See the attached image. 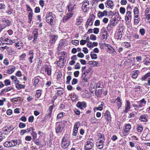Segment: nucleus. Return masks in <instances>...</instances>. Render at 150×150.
Listing matches in <instances>:
<instances>
[{"label":"nucleus","mask_w":150,"mask_h":150,"mask_svg":"<svg viewBox=\"0 0 150 150\" xmlns=\"http://www.w3.org/2000/svg\"><path fill=\"white\" fill-rule=\"evenodd\" d=\"M91 70V69L89 68L84 72L81 77L82 82H88V80L90 78V75L89 73L90 72Z\"/></svg>","instance_id":"obj_1"},{"label":"nucleus","mask_w":150,"mask_h":150,"mask_svg":"<svg viewBox=\"0 0 150 150\" xmlns=\"http://www.w3.org/2000/svg\"><path fill=\"white\" fill-rule=\"evenodd\" d=\"M17 141L15 140H12L11 141H6L4 143V145L6 147H9L16 146L17 144L19 145Z\"/></svg>","instance_id":"obj_2"},{"label":"nucleus","mask_w":150,"mask_h":150,"mask_svg":"<svg viewBox=\"0 0 150 150\" xmlns=\"http://www.w3.org/2000/svg\"><path fill=\"white\" fill-rule=\"evenodd\" d=\"M13 43L11 40L8 38H1L0 39V45L4 46V44L11 45Z\"/></svg>","instance_id":"obj_3"},{"label":"nucleus","mask_w":150,"mask_h":150,"mask_svg":"<svg viewBox=\"0 0 150 150\" xmlns=\"http://www.w3.org/2000/svg\"><path fill=\"white\" fill-rule=\"evenodd\" d=\"M95 17L93 14L90 15L89 18L87 19L86 23V29L88 28L89 25L91 26L92 25L93 23V21Z\"/></svg>","instance_id":"obj_4"},{"label":"nucleus","mask_w":150,"mask_h":150,"mask_svg":"<svg viewBox=\"0 0 150 150\" xmlns=\"http://www.w3.org/2000/svg\"><path fill=\"white\" fill-rule=\"evenodd\" d=\"M70 142L68 140L64 137L62 139V143L61 146L64 149H65L68 147L70 145Z\"/></svg>","instance_id":"obj_5"},{"label":"nucleus","mask_w":150,"mask_h":150,"mask_svg":"<svg viewBox=\"0 0 150 150\" xmlns=\"http://www.w3.org/2000/svg\"><path fill=\"white\" fill-rule=\"evenodd\" d=\"M50 40L49 42L51 46H52L55 42L56 40L58 38V36L57 35H51L49 36Z\"/></svg>","instance_id":"obj_6"},{"label":"nucleus","mask_w":150,"mask_h":150,"mask_svg":"<svg viewBox=\"0 0 150 150\" xmlns=\"http://www.w3.org/2000/svg\"><path fill=\"white\" fill-rule=\"evenodd\" d=\"M64 127V125L62 123L57 122L56 125V132L57 133L61 132L63 129Z\"/></svg>","instance_id":"obj_7"},{"label":"nucleus","mask_w":150,"mask_h":150,"mask_svg":"<svg viewBox=\"0 0 150 150\" xmlns=\"http://www.w3.org/2000/svg\"><path fill=\"white\" fill-rule=\"evenodd\" d=\"M93 140L91 139L88 140L85 147L86 150H90L92 148L93 146Z\"/></svg>","instance_id":"obj_8"},{"label":"nucleus","mask_w":150,"mask_h":150,"mask_svg":"<svg viewBox=\"0 0 150 150\" xmlns=\"http://www.w3.org/2000/svg\"><path fill=\"white\" fill-rule=\"evenodd\" d=\"M52 13L51 12H49L47 13L46 17L47 22L48 23H51L53 21V17L52 16Z\"/></svg>","instance_id":"obj_9"},{"label":"nucleus","mask_w":150,"mask_h":150,"mask_svg":"<svg viewBox=\"0 0 150 150\" xmlns=\"http://www.w3.org/2000/svg\"><path fill=\"white\" fill-rule=\"evenodd\" d=\"M80 126V123L79 122H76L75 124L73 130V135L76 136L78 132V130L79 127Z\"/></svg>","instance_id":"obj_10"},{"label":"nucleus","mask_w":150,"mask_h":150,"mask_svg":"<svg viewBox=\"0 0 150 150\" xmlns=\"http://www.w3.org/2000/svg\"><path fill=\"white\" fill-rule=\"evenodd\" d=\"M105 139H100V140H99L98 142H96V145L98 148L99 149H101L103 147V144L104 141Z\"/></svg>","instance_id":"obj_11"},{"label":"nucleus","mask_w":150,"mask_h":150,"mask_svg":"<svg viewBox=\"0 0 150 150\" xmlns=\"http://www.w3.org/2000/svg\"><path fill=\"white\" fill-rule=\"evenodd\" d=\"M125 109L122 113L124 114L128 112L130 108V102L128 100H127L126 103L125 105Z\"/></svg>","instance_id":"obj_12"},{"label":"nucleus","mask_w":150,"mask_h":150,"mask_svg":"<svg viewBox=\"0 0 150 150\" xmlns=\"http://www.w3.org/2000/svg\"><path fill=\"white\" fill-rule=\"evenodd\" d=\"M88 5L89 3L88 1L84 2L82 5V8L84 12H86L87 11L88 8Z\"/></svg>","instance_id":"obj_13"},{"label":"nucleus","mask_w":150,"mask_h":150,"mask_svg":"<svg viewBox=\"0 0 150 150\" xmlns=\"http://www.w3.org/2000/svg\"><path fill=\"white\" fill-rule=\"evenodd\" d=\"M72 14H73L71 13H67L66 15L64 16L63 18V22L64 23L66 22L72 16Z\"/></svg>","instance_id":"obj_14"},{"label":"nucleus","mask_w":150,"mask_h":150,"mask_svg":"<svg viewBox=\"0 0 150 150\" xmlns=\"http://www.w3.org/2000/svg\"><path fill=\"white\" fill-rule=\"evenodd\" d=\"M38 29L36 28L34 29V30L32 34L34 36V39L33 42H34L35 41L38 37Z\"/></svg>","instance_id":"obj_15"},{"label":"nucleus","mask_w":150,"mask_h":150,"mask_svg":"<svg viewBox=\"0 0 150 150\" xmlns=\"http://www.w3.org/2000/svg\"><path fill=\"white\" fill-rule=\"evenodd\" d=\"M104 115L105 118L106 120L107 121H111V117L110 116V113L108 110L106 111L104 113Z\"/></svg>","instance_id":"obj_16"},{"label":"nucleus","mask_w":150,"mask_h":150,"mask_svg":"<svg viewBox=\"0 0 150 150\" xmlns=\"http://www.w3.org/2000/svg\"><path fill=\"white\" fill-rule=\"evenodd\" d=\"M148 116L146 114H144L141 115L139 117V120L143 121L144 122H146L148 121Z\"/></svg>","instance_id":"obj_17"},{"label":"nucleus","mask_w":150,"mask_h":150,"mask_svg":"<svg viewBox=\"0 0 150 150\" xmlns=\"http://www.w3.org/2000/svg\"><path fill=\"white\" fill-rule=\"evenodd\" d=\"M125 18V20L126 21H130L132 18L131 12L129 11H127L126 12Z\"/></svg>","instance_id":"obj_18"},{"label":"nucleus","mask_w":150,"mask_h":150,"mask_svg":"<svg viewBox=\"0 0 150 150\" xmlns=\"http://www.w3.org/2000/svg\"><path fill=\"white\" fill-rule=\"evenodd\" d=\"M34 129L33 127H31L29 128H28L26 130H21V131L20 134L21 135H23L26 132H29L31 131H33Z\"/></svg>","instance_id":"obj_19"},{"label":"nucleus","mask_w":150,"mask_h":150,"mask_svg":"<svg viewBox=\"0 0 150 150\" xmlns=\"http://www.w3.org/2000/svg\"><path fill=\"white\" fill-rule=\"evenodd\" d=\"M77 106L79 108L82 109L83 107L85 108L86 106V104L85 102H79L76 104Z\"/></svg>","instance_id":"obj_20"},{"label":"nucleus","mask_w":150,"mask_h":150,"mask_svg":"<svg viewBox=\"0 0 150 150\" xmlns=\"http://www.w3.org/2000/svg\"><path fill=\"white\" fill-rule=\"evenodd\" d=\"M131 128V125L130 124H126L125 126V129H124V130L123 133L126 134L128 133L129 131Z\"/></svg>","instance_id":"obj_21"},{"label":"nucleus","mask_w":150,"mask_h":150,"mask_svg":"<svg viewBox=\"0 0 150 150\" xmlns=\"http://www.w3.org/2000/svg\"><path fill=\"white\" fill-rule=\"evenodd\" d=\"M116 103H117V107L118 110H119V108L121 107L122 105V102H121V100L119 97H118L115 99Z\"/></svg>","instance_id":"obj_22"},{"label":"nucleus","mask_w":150,"mask_h":150,"mask_svg":"<svg viewBox=\"0 0 150 150\" xmlns=\"http://www.w3.org/2000/svg\"><path fill=\"white\" fill-rule=\"evenodd\" d=\"M23 43L21 41H20L18 42H16L15 44V46L18 49H20L21 47L23 45Z\"/></svg>","instance_id":"obj_23"},{"label":"nucleus","mask_w":150,"mask_h":150,"mask_svg":"<svg viewBox=\"0 0 150 150\" xmlns=\"http://www.w3.org/2000/svg\"><path fill=\"white\" fill-rule=\"evenodd\" d=\"M107 15V11H104L103 12L100 11L98 14V16L99 17H102Z\"/></svg>","instance_id":"obj_24"},{"label":"nucleus","mask_w":150,"mask_h":150,"mask_svg":"<svg viewBox=\"0 0 150 150\" xmlns=\"http://www.w3.org/2000/svg\"><path fill=\"white\" fill-rule=\"evenodd\" d=\"M45 71L47 72V74L48 76H50L51 74L52 69L51 68L47 67L45 68Z\"/></svg>","instance_id":"obj_25"},{"label":"nucleus","mask_w":150,"mask_h":150,"mask_svg":"<svg viewBox=\"0 0 150 150\" xmlns=\"http://www.w3.org/2000/svg\"><path fill=\"white\" fill-rule=\"evenodd\" d=\"M57 64L58 66L60 67H62L64 65L63 60L62 58L59 59V60L57 62Z\"/></svg>","instance_id":"obj_26"},{"label":"nucleus","mask_w":150,"mask_h":150,"mask_svg":"<svg viewBox=\"0 0 150 150\" xmlns=\"http://www.w3.org/2000/svg\"><path fill=\"white\" fill-rule=\"evenodd\" d=\"M133 73L131 74L132 77L134 79H136L138 76L139 71L138 70L134 71Z\"/></svg>","instance_id":"obj_27"},{"label":"nucleus","mask_w":150,"mask_h":150,"mask_svg":"<svg viewBox=\"0 0 150 150\" xmlns=\"http://www.w3.org/2000/svg\"><path fill=\"white\" fill-rule=\"evenodd\" d=\"M15 69V67L13 66L11 68H9L7 71V73L8 74H10L13 73Z\"/></svg>","instance_id":"obj_28"},{"label":"nucleus","mask_w":150,"mask_h":150,"mask_svg":"<svg viewBox=\"0 0 150 150\" xmlns=\"http://www.w3.org/2000/svg\"><path fill=\"white\" fill-rule=\"evenodd\" d=\"M108 50L110 53H112L115 55L116 54V52L115 49L111 46H110V47H108Z\"/></svg>","instance_id":"obj_29"},{"label":"nucleus","mask_w":150,"mask_h":150,"mask_svg":"<svg viewBox=\"0 0 150 150\" xmlns=\"http://www.w3.org/2000/svg\"><path fill=\"white\" fill-rule=\"evenodd\" d=\"M65 40H61L60 41L59 45L58 47V49H61L65 43Z\"/></svg>","instance_id":"obj_30"},{"label":"nucleus","mask_w":150,"mask_h":150,"mask_svg":"<svg viewBox=\"0 0 150 150\" xmlns=\"http://www.w3.org/2000/svg\"><path fill=\"white\" fill-rule=\"evenodd\" d=\"M143 129V127L142 125H137V131L139 132H141Z\"/></svg>","instance_id":"obj_31"},{"label":"nucleus","mask_w":150,"mask_h":150,"mask_svg":"<svg viewBox=\"0 0 150 150\" xmlns=\"http://www.w3.org/2000/svg\"><path fill=\"white\" fill-rule=\"evenodd\" d=\"M150 76V72L146 74L145 75L142 76L141 80L142 81H145L146 79Z\"/></svg>","instance_id":"obj_32"},{"label":"nucleus","mask_w":150,"mask_h":150,"mask_svg":"<svg viewBox=\"0 0 150 150\" xmlns=\"http://www.w3.org/2000/svg\"><path fill=\"white\" fill-rule=\"evenodd\" d=\"M98 43L97 42H93L91 45L87 44V45L88 47L90 48H93L94 46H96L98 45Z\"/></svg>","instance_id":"obj_33"},{"label":"nucleus","mask_w":150,"mask_h":150,"mask_svg":"<svg viewBox=\"0 0 150 150\" xmlns=\"http://www.w3.org/2000/svg\"><path fill=\"white\" fill-rule=\"evenodd\" d=\"M16 86L18 89L20 90L21 88H24L25 86L23 85L20 84L18 83H17L16 84Z\"/></svg>","instance_id":"obj_34"},{"label":"nucleus","mask_w":150,"mask_h":150,"mask_svg":"<svg viewBox=\"0 0 150 150\" xmlns=\"http://www.w3.org/2000/svg\"><path fill=\"white\" fill-rule=\"evenodd\" d=\"M82 21L83 19L82 18H78L76 19V24L77 25H80L81 24L82 22Z\"/></svg>","instance_id":"obj_35"},{"label":"nucleus","mask_w":150,"mask_h":150,"mask_svg":"<svg viewBox=\"0 0 150 150\" xmlns=\"http://www.w3.org/2000/svg\"><path fill=\"white\" fill-rule=\"evenodd\" d=\"M106 4L110 8H111L113 5L112 1L110 0H108L106 2Z\"/></svg>","instance_id":"obj_36"},{"label":"nucleus","mask_w":150,"mask_h":150,"mask_svg":"<svg viewBox=\"0 0 150 150\" xmlns=\"http://www.w3.org/2000/svg\"><path fill=\"white\" fill-rule=\"evenodd\" d=\"M28 57H34V54L33 51V50H30L28 52Z\"/></svg>","instance_id":"obj_37"},{"label":"nucleus","mask_w":150,"mask_h":150,"mask_svg":"<svg viewBox=\"0 0 150 150\" xmlns=\"http://www.w3.org/2000/svg\"><path fill=\"white\" fill-rule=\"evenodd\" d=\"M90 55L92 59H95L97 58V55L96 54H94L93 52H91Z\"/></svg>","instance_id":"obj_38"},{"label":"nucleus","mask_w":150,"mask_h":150,"mask_svg":"<svg viewBox=\"0 0 150 150\" xmlns=\"http://www.w3.org/2000/svg\"><path fill=\"white\" fill-rule=\"evenodd\" d=\"M145 20L146 23H150V14L147 15Z\"/></svg>","instance_id":"obj_39"},{"label":"nucleus","mask_w":150,"mask_h":150,"mask_svg":"<svg viewBox=\"0 0 150 150\" xmlns=\"http://www.w3.org/2000/svg\"><path fill=\"white\" fill-rule=\"evenodd\" d=\"M105 34L102 35V37L103 39H106L108 36V34L106 31H105L104 33Z\"/></svg>","instance_id":"obj_40"},{"label":"nucleus","mask_w":150,"mask_h":150,"mask_svg":"<svg viewBox=\"0 0 150 150\" xmlns=\"http://www.w3.org/2000/svg\"><path fill=\"white\" fill-rule=\"evenodd\" d=\"M71 43L76 46H77L79 45V41L78 40H72L71 41Z\"/></svg>","instance_id":"obj_41"},{"label":"nucleus","mask_w":150,"mask_h":150,"mask_svg":"<svg viewBox=\"0 0 150 150\" xmlns=\"http://www.w3.org/2000/svg\"><path fill=\"white\" fill-rule=\"evenodd\" d=\"M39 81V80L38 79H35L34 81V85L35 87H37L38 85V83Z\"/></svg>","instance_id":"obj_42"},{"label":"nucleus","mask_w":150,"mask_h":150,"mask_svg":"<svg viewBox=\"0 0 150 150\" xmlns=\"http://www.w3.org/2000/svg\"><path fill=\"white\" fill-rule=\"evenodd\" d=\"M26 56V54L25 53H23L20 56V60L21 61L23 60L24 59Z\"/></svg>","instance_id":"obj_43"},{"label":"nucleus","mask_w":150,"mask_h":150,"mask_svg":"<svg viewBox=\"0 0 150 150\" xmlns=\"http://www.w3.org/2000/svg\"><path fill=\"white\" fill-rule=\"evenodd\" d=\"M53 106L52 105L49 107L48 110L49 115H48L50 116L52 114V110L53 109Z\"/></svg>","instance_id":"obj_44"},{"label":"nucleus","mask_w":150,"mask_h":150,"mask_svg":"<svg viewBox=\"0 0 150 150\" xmlns=\"http://www.w3.org/2000/svg\"><path fill=\"white\" fill-rule=\"evenodd\" d=\"M26 127V124L23 122H20L19 125V127L20 128H22Z\"/></svg>","instance_id":"obj_45"},{"label":"nucleus","mask_w":150,"mask_h":150,"mask_svg":"<svg viewBox=\"0 0 150 150\" xmlns=\"http://www.w3.org/2000/svg\"><path fill=\"white\" fill-rule=\"evenodd\" d=\"M97 136L98 137V140H100L99 139H103V138L105 139L104 136H103L100 133L98 134Z\"/></svg>","instance_id":"obj_46"},{"label":"nucleus","mask_w":150,"mask_h":150,"mask_svg":"<svg viewBox=\"0 0 150 150\" xmlns=\"http://www.w3.org/2000/svg\"><path fill=\"white\" fill-rule=\"evenodd\" d=\"M120 11L121 13L124 14L125 13V9L124 8L121 7L120 8Z\"/></svg>","instance_id":"obj_47"},{"label":"nucleus","mask_w":150,"mask_h":150,"mask_svg":"<svg viewBox=\"0 0 150 150\" xmlns=\"http://www.w3.org/2000/svg\"><path fill=\"white\" fill-rule=\"evenodd\" d=\"M139 31L142 35H144L145 33V30L144 28L140 29Z\"/></svg>","instance_id":"obj_48"},{"label":"nucleus","mask_w":150,"mask_h":150,"mask_svg":"<svg viewBox=\"0 0 150 150\" xmlns=\"http://www.w3.org/2000/svg\"><path fill=\"white\" fill-rule=\"evenodd\" d=\"M71 79V77L70 76H69L67 77V81H66V83L69 84V83Z\"/></svg>","instance_id":"obj_49"},{"label":"nucleus","mask_w":150,"mask_h":150,"mask_svg":"<svg viewBox=\"0 0 150 150\" xmlns=\"http://www.w3.org/2000/svg\"><path fill=\"white\" fill-rule=\"evenodd\" d=\"M103 108L102 106H99L98 107H95L94 108V110L95 112H96L97 110H102Z\"/></svg>","instance_id":"obj_50"},{"label":"nucleus","mask_w":150,"mask_h":150,"mask_svg":"<svg viewBox=\"0 0 150 150\" xmlns=\"http://www.w3.org/2000/svg\"><path fill=\"white\" fill-rule=\"evenodd\" d=\"M146 101H145L144 99L143 98L140 100L139 101H138L137 102L138 104H139V103H141L145 105L146 103Z\"/></svg>","instance_id":"obj_51"},{"label":"nucleus","mask_w":150,"mask_h":150,"mask_svg":"<svg viewBox=\"0 0 150 150\" xmlns=\"http://www.w3.org/2000/svg\"><path fill=\"white\" fill-rule=\"evenodd\" d=\"M34 120V117L33 116H31L29 117L28 119V121L29 122H33Z\"/></svg>","instance_id":"obj_52"},{"label":"nucleus","mask_w":150,"mask_h":150,"mask_svg":"<svg viewBox=\"0 0 150 150\" xmlns=\"http://www.w3.org/2000/svg\"><path fill=\"white\" fill-rule=\"evenodd\" d=\"M90 38L92 40H95L96 39V37L93 34H91L90 36Z\"/></svg>","instance_id":"obj_53"},{"label":"nucleus","mask_w":150,"mask_h":150,"mask_svg":"<svg viewBox=\"0 0 150 150\" xmlns=\"http://www.w3.org/2000/svg\"><path fill=\"white\" fill-rule=\"evenodd\" d=\"M4 83L6 86H7L8 85H10L11 84V82L9 80L7 79L4 81Z\"/></svg>","instance_id":"obj_54"},{"label":"nucleus","mask_w":150,"mask_h":150,"mask_svg":"<svg viewBox=\"0 0 150 150\" xmlns=\"http://www.w3.org/2000/svg\"><path fill=\"white\" fill-rule=\"evenodd\" d=\"M62 76V74L60 72L58 73V74L57 75V79H59L61 78Z\"/></svg>","instance_id":"obj_55"},{"label":"nucleus","mask_w":150,"mask_h":150,"mask_svg":"<svg viewBox=\"0 0 150 150\" xmlns=\"http://www.w3.org/2000/svg\"><path fill=\"white\" fill-rule=\"evenodd\" d=\"M99 32V29L98 28H95L93 29V33L95 34H97Z\"/></svg>","instance_id":"obj_56"},{"label":"nucleus","mask_w":150,"mask_h":150,"mask_svg":"<svg viewBox=\"0 0 150 150\" xmlns=\"http://www.w3.org/2000/svg\"><path fill=\"white\" fill-rule=\"evenodd\" d=\"M64 114V113H59L57 115V118L59 119L62 118L63 117Z\"/></svg>","instance_id":"obj_57"},{"label":"nucleus","mask_w":150,"mask_h":150,"mask_svg":"<svg viewBox=\"0 0 150 150\" xmlns=\"http://www.w3.org/2000/svg\"><path fill=\"white\" fill-rule=\"evenodd\" d=\"M93 67H97L98 66V63L94 61H93Z\"/></svg>","instance_id":"obj_58"},{"label":"nucleus","mask_w":150,"mask_h":150,"mask_svg":"<svg viewBox=\"0 0 150 150\" xmlns=\"http://www.w3.org/2000/svg\"><path fill=\"white\" fill-rule=\"evenodd\" d=\"M35 12L36 13H38L40 12V8L39 7H36L35 9Z\"/></svg>","instance_id":"obj_59"},{"label":"nucleus","mask_w":150,"mask_h":150,"mask_svg":"<svg viewBox=\"0 0 150 150\" xmlns=\"http://www.w3.org/2000/svg\"><path fill=\"white\" fill-rule=\"evenodd\" d=\"M27 10L28 12H32L33 11L31 8L28 5H26Z\"/></svg>","instance_id":"obj_60"},{"label":"nucleus","mask_w":150,"mask_h":150,"mask_svg":"<svg viewBox=\"0 0 150 150\" xmlns=\"http://www.w3.org/2000/svg\"><path fill=\"white\" fill-rule=\"evenodd\" d=\"M145 13L146 14L148 13H150V8L147 7L145 11ZM146 16V15H145Z\"/></svg>","instance_id":"obj_61"},{"label":"nucleus","mask_w":150,"mask_h":150,"mask_svg":"<svg viewBox=\"0 0 150 150\" xmlns=\"http://www.w3.org/2000/svg\"><path fill=\"white\" fill-rule=\"evenodd\" d=\"M95 94L98 97L101 94V93L99 92V90H96L95 91Z\"/></svg>","instance_id":"obj_62"},{"label":"nucleus","mask_w":150,"mask_h":150,"mask_svg":"<svg viewBox=\"0 0 150 150\" xmlns=\"http://www.w3.org/2000/svg\"><path fill=\"white\" fill-rule=\"evenodd\" d=\"M39 3L40 6L43 7L44 5V1L42 0H40V1Z\"/></svg>","instance_id":"obj_63"},{"label":"nucleus","mask_w":150,"mask_h":150,"mask_svg":"<svg viewBox=\"0 0 150 150\" xmlns=\"http://www.w3.org/2000/svg\"><path fill=\"white\" fill-rule=\"evenodd\" d=\"M3 63L6 65H8L9 64V62L8 59L7 58L5 59Z\"/></svg>","instance_id":"obj_64"}]
</instances>
